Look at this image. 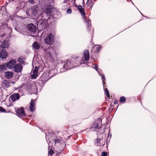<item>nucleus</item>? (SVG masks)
<instances>
[{"label":"nucleus","instance_id":"nucleus-1","mask_svg":"<svg viewBox=\"0 0 156 156\" xmlns=\"http://www.w3.org/2000/svg\"><path fill=\"white\" fill-rule=\"evenodd\" d=\"M90 58L89 51L85 50L83 52V56L81 57H76L75 58V62H73L75 67L83 64H87Z\"/></svg>","mask_w":156,"mask_h":156},{"label":"nucleus","instance_id":"nucleus-2","mask_svg":"<svg viewBox=\"0 0 156 156\" xmlns=\"http://www.w3.org/2000/svg\"><path fill=\"white\" fill-rule=\"evenodd\" d=\"M101 120L98 119L96 121H95L90 128V129L92 131H95L98 132L100 128L102 126Z\"/></svg>","mask_w":156,"mask_h":156},{"label":"nucleus","instance_id":"nucleus-3","mask_svg":"<svg viewBox=\"0 0 156 156\" xmlns=\"http://www.w3.org/2000/svg\"><path fill=\"white\" fill-rule=\"evenodd\" d=\"M55 145L60 149H63L66 146V144L64 141L61 139L56 138L54 140Z\"/></svg>","mask_w":156,"mask_h":156},{"label":"nucleus","instance_id":"nucleus-4","mask_svg":"<svg viewBox=\"0 0 156 156\" xmlns=\"http://www.w3.org/2000/svg\"><path fill=\"white\" fill-rule=\"evenodd\" d=\"M55 37L51 33L48 35L47 37L45 38L44 41L45 43L48 44H51L54 41Z\"/></svg>","mask_w":156,"mask_h":156},{"label":"nucleus","instance_id":"nucleus-5","mask_svg":"<svg viewBox=\"0 0 156 156\" xmlns=\"http://www.w3.org/2000/svg\"><path fill=\"white\" fill-rule=\"evenodd\" d=\"M27 29L30 31V33L31 36L34 37V35L33 34L36 32V26L33 23H30L27 25Z\"/></svg>","mask_w":156,"mask_h":156},{"label":"nucleus","instance_id":"nucleus-6","mask_svg":"<svg viewBox=\"0 0 156 156\" xmlns=\"http://www.w3.org/2000/svg\"><path fill=\"white\" fill-rule=\"evenodd\" d=\"M50 78L49 75L46 73H44L41 76L40 79L38 80L39 83L41 82V84H44Z\"/></svg>","mask_w":156,"mask_h":156},{"label":"nucleus","instance_id":"nucleus-7","mask_svg":"<svg viewBox=\"0 0 156 156\" xmlns=\"http://www.w3.org/2000/svg\"><path fill=\"white\" fill-rule=\"evenodd\" d=\"M75 67L73 62L71 60H67L63 66L64 69H70Z\"/></svg>","mask_w":156,"mask_h":156},{"label":"nucleus","instance_id":"nucleus-8","mask_svg":"<svg viewBox=\"0 0 156 156\" xmlns=\"http://www.w3.org/2000/svg\"><path fill=\"white\" fill-rule=\"evenodd\" d=\"M52 6L50 5H46L44 6L43 8V10L44 12L47 14L49 15L51 13L52 11Z\"/></svg>","mask_w":156,"mask_h":156},{"label":"nucleus","instance_id":"nucleus-9","mask_svg":"<svg viewBox=\"0 0 156 156\" xmlns=\"http://www.w3.org/2000/svg\"><path fill=\"white\" fill-rule=\"evenodd\" d=\"M44 50L49 58H51L52 57V54L54 52V50L52 47L50 46L46 49H44Z\"/></svg>","mask_w":156,"mask_h":156},{"label":"nucleus","instance_id":"nucleus-10","mask_svg":"<svg viewBox=\"0 0 156 156\" xmlns=\"http://www.w3.org/2000/svg\"><path fill=\"white\" fill-rule=\"evenodd\" d=\"M18 116L19 117H24L26 114L23 111V108H21L17 110L16 111Z\"/></svg>","mask_w":156,"mask_h":156},{"label":"nucleus","instance_id":"nucleus-11","mask_svg":"<svg viewBox=\"0 0 156 156\" xmlns=\"http://www.w3.org/2000/svg\"><path fill=\"white\" fill-rule=\"evenodd\" d=\"M16 61L14 59L11 60L9 62L6 63L7 67L10 69L13 68L15 64L16 63Z\"/></svg>","mask_w":156,"mask_h":156},{"label":"nucleus","instance_id":"nucleus-12","mask_svg":"<svg viewBox=\"0 0 156 156\" xmlns=\"http://www.w3.org/2000/svg\"><path fill=\"white\" fill-rule=\"evenodd\" d=\"M13 68L15 72L17 73H21L22 66L20 64H17L14 66Z\"/></svg>","mask_w":156,"mask_h":156},{"label":"nucleus","instance_id":"nucleus-13","mask_svg":"<svg viewBox=\"0 0 156 156\" xmlns=\"http://www.w3.org/2000/svg\"><path fill=\"white\" fill-rule=\"evenodd\" d=\"M10 98L13 102H14L19 100L20 96L18 93H14L10 96Z\"/></svg>","mask_w":156,"mask_h":156},{"label":"nucleus","instance_id":"nucleus-14","mask_svg":"<svg viewBox=\"0 0 156 156\" xmlns=\"http://www.w3.org/2000/svg\"><path fill=\"white\" fill-rule=\"evenodd\" d=\"M38 67L36 66L35 69L33 70V74L31 76L32 79H35L38 76Z\"/></svg>","mask_w":156,"mask_h":156},{"label":"nucleus","instance_id":"nucleus-15","mask_svg":"<svg viewBox=\"0 0 156 156\" xmlns=\"http://www.w3.org/2000/svg\"><path fill=\"white\" fill-rule=\"evenodd\" d=\"M105 144V141L102 139H100L99 136L97 137V141L96 144L98 146H103Z\"/></svg>","mask_w":156,"mask_h":156},{"label":"nucleus","instance_id":"nucleus-16","mask_svg":"<svg viewBox=\"0 0 156 156\" xmlns=\"http://www.w3.org/2000/svg\"><path fill=\"white\" fill-rule=\"evenodd\" d=\"M8 56V54L6 51L3 50L0 52V57L2 59H5Z\"/></svg>","mask_w":156,"mask_h":156},{"label":"nucleus","instance_id":"nucleus-17","mask_svg":"<svg viewBox=\"0 0 156 156\" xmlns=\"http://www.w3.org/2000/svg\"><path fill=\"white\" fill-rule=\"evenodd\" d=\"M35 100L31 99L30 102V109L31 112L34 111L35 109Z\"/></svg>","mask_w":156,"mask_h":156},{"label":"nucleus","instance_id":"nucleus-18","mask_svg":"<svg viewBox=\"0 0 156 156\" xmlns=\"http://www.w3.org/2000/svg\"><path fill=\"white\" fill-rule=\"evenodd\" d=\"M41 26L43 28H46L48 25V22L47 20L42 19L40 21Z\"/></svg>","mask_w":156,"mask_h":156},{"label":"nucleus","instance_id":"nucleus-19","mask_svg":"<svg viewBox=\"0 0 156 156\" xmlns=\"http://www.w3.org/2000/svg\"><path fill=\"white\" fill-rule=\"evenodd\" d=\"M31 11H32V14L34 16H35L38 11V8L36 6H34L31 8Z\"/></svg>","mask_w":156,"mask_h":156},{"label":"nucleus","instance_id":"nucleus-20","mask_svg":"<svg viewBox=\"0 0 156 156\" xmlns=\"http://www.w3.org/2000/svg\"><path fill=\"white\" fill-rule=\"evenodd\" d=\"M77 8L82 16L84 17L85 15L84 9L83 8L82 6L81 5H79L78 6Z\"/></svg>","mask_w":156,"mask_h":156},{"label":"nucleus","instance_id":"nucleus-21","mask_svg":"<svg viewBox=\"0 0 156 156\" xmlns=\"http://www.w3.org/2000/svg\"><path fill=\"white\" fill-rule=\"evenodd\" d=\"M83 18L84 19V22L86 23V25L87 27L89 28L91 26V23L90 20L89 18H86L85 17H84Z\"/></svg>","mask_w":156,"mask_h":156},{"label":"nucleus","instance_id":"nucleus-22","mask_svg":"<svg viewBox=\"0 0 156 156\" xmlns=\"http://www.w3.org/2000/svg\"><path fill=\"white\" fill-rule=\"evenodd\" d=\"M13 76V74L11 72L8 71L5 73V76L8 79L11 78Z\"/></svg>","mask_w":156,"mask_h":156},{"label":"nucleus","instance_id":"nucleus-23","mask_svg":"<svg viewBox=\"0 0 156 156\" xmlns=\"http://www.w3.org/2000/svg\"><path fill=\"white\" fill-rule=\"evenodd\" d=\"M1 47L2 48H7L9 46L8 42L7 41H4L1 43Z\"/></svg>","mask_w":156,"mask_h":156},{"label":"nucleus","instance_id":"nucleus-24","mask_svg":"<svg viewBox=\"0 0 156 156\" xmlns=\"http://www.w3.org/2000/svg\"><path fill=\"white\" fill-rule=\"evenodd\" d=\"M57 72V70L55 69L51 70L49 71V73L47 74L49 75L50 78H51L54 75L56 74Z\"/></svg>","mask_w":156,"mask_h":156},{"label":"nucleus","instance_id":"nucleus-25","mask_svg":"<svg viewBox=\"0 0 156 156\" xmlns=\"http://www.w3.org/2000/svg\"><path fill=\"white\" fill-rule=\"evenodd\" d=\"M33 48L35 49H38L40 47V46L39 43L36 41L34 42L32 44Z\"/></svg>","mask_w":156,"mask_h":156},{"label":"nucleus","instance_id":"nucleus-26","mask_svg":"<svg viewBox=\"0 0 156 156\" xmlns=\"http://www.w3.org/2000/svg\"><path fill=\"white\" fill-rule=\"evenodd\" d=\"M94 2L88 0L87 2V7L88 8H91L94 5Z\"/></svg>","mask_w":156,"mask_h":156},{"label":"nucleus","instance_id":"nucleus-27","mask_svg":"<svg viewBox=\"0 0 156 156\" xmlns=\"http://www.w3.org/2000/svg\"><path fill=\"white\" fill-rule=\"evenodd\" d=\"M3 84L4 86L6 88H8L10 86V82L6 80L3 81Z\"/></svg>","mask_w":156,"mask_h":156},{"label":"nucleus","instance_id":"nucleus-28","mask_svg":"<svg viewBox=\"0 0 156 156\" xmlns=\"http://www.w3.org/2000/svg\"><path fill=\"white\" fill-rule=\"evenodd\" d=\"M6 63L3 64L0 66V71H4L7 69Z\"/></svg>","mask_w":156,"mask_h":156},{"label":"nucleus","instance_id":"nucleus-29","mask_svg":"<svg viewBox=\"0 0 156 156\" xmlns=\"http://www.w3.org/2000/svg\"><path fill=\"white\" fill-rule=\"evenodd\" d=\"M50 145H51V143L50 142L48 144V154L50 155H52L54 151L52 150L51 148H50Z\"/></svg>","mask_w":156,"mask_h":156},{"label":"nucleus","instance_id":"nucleus-30","mask_svg":"<svg viewBox=\"0 0 156 156\" xmlns=\"http://www.w3.org/2000/svg\"><path fill=\"white\" fill-rule=\"evenodd\" d=\"M99 74L100 76H101V77L102 80V83L104 86V84H105V82H104V81L105 80V75L102 74H101L100 73H99Z\"/></svg>","mask_w":156,"mask_h":156},{"label":"nucleus","instance_id":"nucleus-31","mask_svg":"<svg viewBox=\"0 0 156 156\" xmlns=\"http://www.w3.org/2000/svg\"><path fill=\"white\" fill-rule=\"evenodd\" d=\"M96 50L97 52H98L101 48V46L100 45H97L94 47Z\"/></svg>","mask_w":156,"mask_h":156},{"label":"nucleus","instance_id":"nucleus-32","mask_svg":"<svg viewBox=\"0 0 156 156\" xmlns=\"http://www.w3.org/2000/svg\"><path fill=\"white\" fill-rule=\"evenodd\" d=\"M105 91L106 93V95L109 98L110 97V95L109 94V91H108L107 88H105Z\"/></svg>","mask_w":156,"mask_h":156},{"label":"nucleus","instance_id":"nucleus-33","mask_svg":"<svg viewBox=\"0 0 156 156\" xmlns=\"http://www.w3.org/2000/svg\"><path fill=\"white\" fill-rule=\"evenodd\" d=\"M125 101L126 98L124 97H121L120 99V101L121 102H124Z\"/></svg>","mask_w":156,"mask_h":156},{"label":"nucleus","instance_id":"nucleus-34","mask_svg":"<svg viewBox=\"0 0 156 156\" xmlns=\"http://www.w3.org/2000/svg\"><path fill=\"white\" fill-rule=\"evenodd\" d=\"M66 13L68 14H70L72 12V10L71 9L69 8L67 9Z\"/></svg>","mask_w":156,"mask_h":156},{"label":"nucleus","instance_id":"nucleus-35","mask_svg":"<svg viewBox=\"0 0 156 156\" xmlns=\"http://www.w3.org/2000/svg\"><path fill=\"white\" fill-rule=\"evenodd\" d=\"M95 68V69L96 70V71H97V72L98 73H100L98 70H100V69H99L98 68V66L97 64L95 65V68Z\"/></svg>","mask_w":156,"mask_h":156},{"label":"nucleus","instance_id":"nucleus-36","mask_svg":"<svg viewBox=\"0 0 156 156\" xmlns=\"http://www.w3.org/2000/svg\"><path fill=\"white\" fill-rule=\"evenodd\" d=\"M18 61L20 63H21L22 64H23V62L24 61L23 60L20 58H19L18 59Z\"/></svg>","mask_w":156,"mask_h":156},{"label":"nucleus","instance_id":"nucleus-37","mask_svg":"<svg viewBox=\"0 0 156 156\" xmlns=\"http://www.w3.org/2000/svg\"><path fill=\"white\" fill-rule=\"evenodd\" d=\"M107 155V153L106 152L103 151L101 153L102 156H106Z\"/></svg>","mask_w":156,"mask_h":156},{"label":"nucleus","instance_id":"nucleus-38","mask_svg":"<svg viewBox=\"0 0 156 156\" xmlns=\"http://www.w3.org/2000/svg\"><path fill=\"white\" fill-rule=\"evenodd\" d=\"M0 111L2 112H6L5 110L2 107H0Z\"/></svg>","mask_w":156,"mask_h":156},{"label":"nucleus","instance_id":"nucleus-39","mask_svg":"<svg viewBox=\"0 0 156 156\" xmlns=\"http://www.w3.org/2000/svg\"><path fill=\"white\" fill-rule=\"evenodd\" d=\"M29 2L32 4H33L34 3V0H29Z\"/></svg>","mask_w":156,"mask_h":156},{"label":"nucleus","instance_id":"nucleus-40","mask_svg":"<svg viewBox=\"0 0 156 156\" xmlns=\"http://www.w3.org/2000/svg\"><path fill=\"white\" fill-rule=\"evenodd\" d=\"M1 45H0V50H1Z\"/></svg>","mask_w":156,"mask_h":156},{"label":"nucleus","instance_id":"nucleus-41","mask_svg":"<svg viewBox=\"0 0 156 156\" xmlns=\"http://www.w3.org/2000/svg\"><path fill=\"white\" fill-rule=\"evenodd\" d=\"M141 14L143 16H144V15L142 14V13H141L140 12Z\"/></svg>","mask_w":156,"mask_h":156}]
</instances>
